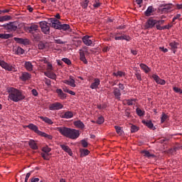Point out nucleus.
Segmentation results:
<instances>
[{"label":"nucleus","instance_id":"1","mask_svg":"<svg viewBox=\"0 0 182 182\" xmlns=\"http://www.w3.org/2000/svg\"><path fill=\"white\" fill-rule=\"evenodd\" d=\"M58 132L60 133L65 137H68V139H72L73 140H76L80 136V133L79 130L75 129H70L68 127H58Z\"/></svg>","mask_w":182,"mask_h":182},{"label":"nucleus","instance_id":"2","mask_svg":"<svg viewBox=\"0 0 182 182\" xmlns=\"http://www.w3.org/2000/svg\"><path fill=\"white\" fill-rule=\"evenodd\" d=\"M9 99L12 102H18L25 99V95L22 94V91L14 87H10L8 90Z\"/></svg>","mask_w":182,"mask_h":182},{"label":"nucleus","instance_id":"3","mask_svg":"<svg viewBox=\"0 0 182 182\" xmlns=\"http://www.w3.org/2000/svg\"><path fill=\"white\" fill-rule=\"evenodd\" d=\"M164 24V20H156L153 18V17L149 18L145 24L146 29H153L154 26H156L157 29V26H160V25Z\"/></svg>","mask_w":182,"mask_h":182},{"label":"nucleus","instance_id":"4","mask_svg":"<svg viewBox=\"0 0 182 182\" xmlns=\"http://www.w3.org/2000/svg\"><path fill=\"white\" fill-rule=\"evenodd\" d=\"M1 26L7 32H15L18 29V23L16 21L9 22L1 25Z\"/></svg>","mask_w":182,"mask_h":182},{"label":"nucleus","instance_id":"5","mask_svg":"<svg viewBox=\"0 0 182 182\" xmlns=\"http://www.w3.org/2000/svg\"><path fill=\"white\" fill-rule=\"evenodd\" d=\"M85 55H89V49L87 46H84L82 49H80V60L83 62L85 65H87V60L86 59Z\"/></svg>","mask_w":182,"mask_h":182},{"label":"nucleus","instance_id":"6","mask_svg":"<svg viewBox=\"0 0 182 182\" xmlns=\"http://www.w3.org/2000/svg\"><path fill=\"white\" fill-rule=\"evenodd\" d=\"M0 66L5 69V70H8V72H16V67L15 65H9L4 60H0Z\"/></svg>","mask_w":182,"mask_h":182},{"label":"nucleus","instance_id":"7","mask_svg":"<svg viewBox=\"0 0 182 182\" xmlns=\"http://www.w3.org/2000/svg\"><path fill=\"white\" fill-rule=\"evenodd\" d=\"M40 27L41 31L45 35H49L50 33V27L48 26V22L46 21H41L40 23Z\"/></svg>","mask_w":182,"mask_h":182},{"label":"nucleus","instance_id":"8","mask_svg":"<svg viewBox=\"0 0 182 182\" xmlns=\"http://www.w3.org/2000/svg\"><path fill=\"white\" fill-rule=\"evenodd\" d=\"M112 93L116 100H120L121 96H122V92L120 91V89H119V87H114L112 88Z\"/></svg>","mask_w":182,"mask_h":182},{"label":"nucleus","instance_id":"9","mask_svg":"<svg viewBox=\"0 0 182 182\" xmlns=\"http://www.w3.org/2000/svg\"><path fill=\"white\" fill-rule=\"evenodd\" d=\"M60 109H63V105L60 102H54L49 106L50 110H60Z\"/></svg>","mask_w":182,"mask_h":182},{"label":"nucleus","instance_id":"10","mask_svg":"<svg viewBox=\"0 0 182 182\" xmlns=\"http://www.w3.org/2000/svg\"><path fill=\"white\" fill-rule=\"evenodd\" d=\"M63 83L68 85V86H71V87H76L75 79H73V77L72 76H70L69 80H63Z\"/></svg>","mask_w":182,"mask_h":182},{"label":"nucleus","instance_id":"11","mask_svg":"<svg viewBox=\"0 0 182 182\" xmlns=\"http://www.w3.org/2000/svg\"><path fill=\"white\" fill-rule=\"evenodd\" d=\"M19 77L22 82H26V80H29L32 77V75L28 73L21 72Z\"/></svg>","mask_w":182,"mask_h":182},{"label":"nucleus","instance_id":"12","mask_svg":"<svg viewBox=\"0 0 182 182\" xmlns=\"http://www.w3.org/2000/svg\"><path fill=\"white\" fill-rule=\"evenodd\" d=\"M14 41L16 42V43H20L21 45H29V40L28 38H17L14 37Z\"/></svg>","mask_w":182,"mask_h":182},{"label":"nucleus","instance_id":"13","mask_svg":"<svg viewBox=\"0 0 182 182\" xmlns=\"http://www.w3.org/2000/svg\"><path fill=\"white\" fill-rule=\"evenodd\" d=\"M51 26L54 28V29H59L60 26V21L56 18H50Z\"/></svg>","mask_w":182,"mask_h":182},{"label":"nucleus","instance_id":"14","mask_svg":"<svg viewBox=\"0 0 182 182\" xmlns=\"http://www.w3.org/2000/svg\"><path fill=\"white\" fill-rule=\"evenodd\" d=\"M82 42L86 45V46H92V44L93 43V41L90 39V36H85L82 37Z\"/></svg>","mask_w":182,"mask_h":182},{"label":"nucleus","instance_id":"15","mask_svg":"<svg viewBox=\"0 0 182 182\" xmlns=\"http://www.w3.org/2000/svg\"><path fill=\"white\" fill-rule=\"evenodd\" d=\"M154 12H156V9H154V7H153L152 6H149L147 8L146 11H144V15L145 16H151V15H153Z\"/></svg>","mask_w":182,"mask_h":182},{"label":"nucleus","instance_id":"16","mask_svg":"<svg viewBox=\"0 0 182 182\" xmlns=\"http://www.w3.org/2000/svg\"><path fill=\"white\" fill-rule=\"evenodd\" d=\"M152 77L158 85H166V80H161L159 75L154 74Z\"/></svg>","mask_w":182,"mask_h":182},{"label":"nucleus","instance_id":"17","mask_svg":"<svg viewBox=\"0 0 182 182\" xmlns=\"http://www.w3.org/2000/svg\"><path fill=\"white\" fill-rule=\"evenodd\" d=\"M142 123L143 124L146 126L148 129H151V130H156V127H154V124H153V122H151V121L142 120Z\"/></svg>","mask_w":182,"mask_h":182},{"label":"nucleus","instance_id":"18","mask_svg":"<svg viewBox=\"0 0 182 182\" xmlns=\"http://www.w3.org/2000/svg\"><path fill=\"white\" fill-rule=\"evenodd\" d=\"M60 117L62 119H72V117H73V112L67 111L64 113H62Z\"/></svg>","mask_w":182,"mask_h":182},{"label":"nucleus","instance_id":"19","mask_svg":"<svg viewBox=\"0 0 182 182\" xmlns=\"http://www.w3.org/2000/svg\"><path fill=\"white\" fill-rule=\"evenodd\" d=\"M100 85V80L99 78H95L94 80V82L90 86V89H92V90L97 89Z\"/></svg>","mask_w":182,"mask_h":182},{"label":"nucleus","instance_id":"20","mask_svg":"<svg viewBox=\"0 0 182 182\" xmlns=\"http://www.w3.org/2000/svg\"><path fill=\"white\" fill-rule=\"evenodd\" d=\"M28 129H30V130H33V132H35V133H37L38 134H41L42 132L39 131L38 129V127L33 124H30L27 125Z\"/></svg>","mask_w":182,"mask_h":182},{"label":"nucleus","instance_id":"21","mask_svg":"<svg viewBox=\"0 0 182 182\" xmlns=\"http://www.w3.org/2000/svg\"><path fill=\"white\" fill-rule=\"evenodd\" d=\"M60 146L61 147V149H63V150L64 151H65L66 153H68V154H69V156H73V152H72V149H70V148L65 144H60Z\"/></svg>","mask_w":182,"mask_h":182},{"label":"nucleus","instance_id":"22","mask_svg":"<svg viewBox=\"0 0 182 182\" xmlns=\"http://www.w3.org/2000/svg\"><path fill=\"white\" fill-rule=\"evenodd\" d=\"M24 68L28 72H32V70H33V65H32V63L31 61H26L24 64Z\"/></svg>","mask_w":182,"mask_h":182},{"label":"nucleus","instance_id":"23","mask_svg":"<svg viewBox=\"0 0 182 182\" xmlns=\"http://www.w3.org/2000/svg\"><path fill=\"white\" fill-rule=\"evenodd\" d=\"M38 25L32 24L31 26L27 27V31L29 33H33V32H36L38 31Z\"/></svg>","mask_w":182,"mask_h":182},{"label":"nucleus","instance_id":"24","mask_svg":"<svg viewBox=\"0 0 182 182\" xmlns=\"http://www.w3.org/2000/svg\"><path fill=\"white\" fill-rule=\"evenodd\" d=\"M56 93L58 95V97L62 100H63L64 99H66V97H67V95L65 93H64L61 89H57Z\"/></svg>","mask_w":182,"mask_h":182},{"label":"nucleus","instance_id":"25","mask_svg":"<svg viewBox=\"0 0 182 182\" xmlns=\"http://www.w3.org/2000/svg\"><path fill=\"white\" fill-rule=\"evenodd\" d=\"M28 146L31 147V149H32L33 150H38V144H36V142H35V140L33 139H31L28 141Z\"/></svg>","mask_w":182,"mask_h":182},{"label":"nucleus","instance_id":"26","mask_svg":"<svg viewBox=\"0 0 182 182\" xmlns=\"http://www.w3.org/2000/svg\"><path fill=\"white\" fill-rule=\"evenodd\" d=\"M141 154H143L144 157H146L147 159H151V157L152 158L156 157V155L150 154L149 151L144 150V151H141Z\"/></svg>","mask_w":182,"mask_h":182},{"label":"nucleus","instance_id":"27","mask_svg":"<svg viewBox=\"0 0 182 182\" xmlns=\"http://www.w3.org/2000/svg\"><path fill=\"white\" fill-rule=\"evenodd\" d=\"M74 126L77 129H85V124L80 120H77L74 122Z\"/></svg>","mask_w":182,"mask_h":182},{"label":"nucleus","instance_id":"28","mask_svg":"<svg viewBox=\"0 0 182 182\" xmlns=\"http://www.w3.org/2000/svg\"><path fill=\"white\" fill-rule=\"evenodd\" d=\"M169 46L171 48V50H173V53H176V50L178 48V43L177 42H171L169 43Z\"/></svg>","mask_w":182,"mask_h":182},{"label":"nucleus","instance_id":"29","mask_svg":"<svg viewBox=\"0 0 182 182\" xmlns=\"http://www.w3.org/2000/svg\"><path fill=\"white\" fill-rule=\"evenodd\" d=\"M45 76L49 77L50 79H53V80H56V75L53 73H50V71H47L44 73Z\"/></svg>","mask_w":182,"mask_h":182},{"label":"nucleus","instance_id":"30","mask_svg":"<svg viewBox=\"0 0 182 182\" xmlns=\"http://www.w3.org/2000/svg\"><path fill=\"white\" fill-rule=\"evenodd\" d=\"M68 29H70V26L69 24H60V27L58 28V31H68Z\"/></svg>","mask_w":182,"mask_h":182},{"label":"nucleus","instance_id":"31","mask_svg":"<svg viewBox=\"0 0 182 182\" xmlns=\"http://www.w3.org/2000/svg\"><path fill=\"white\" fill-rule=\"evenodd\" d=\"M139 66L141 69H142V70H144V72L146 73H149V72L151 70V69H150V68H149V66H147L146 64L141 63Z\"/></svg>","mask_w":182,"mask_h":182},{"label":"nucleus","instance_id":"32","mask_svg":"<svg viewBox=\"0 0 182 182\" xmlns=\"http://www.w3.org/2000/svg\"><path fill=\"white\" fill-rule=\"evenodd\" d=\"M172 8H173V4H166L162 9V12L164 13L168 12Z\"/></svg>","mask_w":182,"mask_h":182},{"label":"nucleus","instance_id":"33","mask_svg":"<svg viewBox=\"0 0 182 182\" xmlns=\"http://www.w3.org/2000/svg\"><path fill=\"white\" fill-rule=\"evenodd\" d=\"M40 119L45 123H47V124H53V121L47 117H40Z\"/></svg>","mask_w":182,"mask_h":182},{"label":"nucleus","instance_id":"34","mask_svg":"<svg viewBox=\"0 0 182 182\" xmlns=\"http://www.w3.org/2000/svg\"><path fill=\"white\" fill-rule=\"evenodd\" d=\"M80 153L81 154V157H86V156H88V154H89V153H90V151L88 149H80Z\"/></svg>","mask_w":182,"mask_h":182},{"label":"nucleus","instance_id":"35","mask_svg":"<svg viewBox=\"0 0 182 182\" xmlns=\"http://www.w3.org/2000/svg\"><path fill=\"white\" fill-rule=\"evenodd\" d=\"M12 17L11 16H0V22H6L8 21H11Z\"/></svg>","mask_w":182,"mask_h":182},{"label":"nucleus","instance_id":"36","mask_svg":"<svg viewBox=\"0 0 182 182\" xmlns=\"http://www.w3.org/2000/svg\"><path fill=\"white\" fill-rule=\"evenodd\" d=\"M170 28H171V25H170V24H168L164 26H161V25L157 26L158 31H164V29H170Z\"/></svg>","mask_w":182,"mask_h":182},{"label":"nucleus","instance_id":"37","mask_svg":"<svg viewBox=\"0 0 182 182\" xmlns=\"http://www.w3.org/2000/svg\"><path fill=\"white\" fill-rule=\"evenodd\" d=\"M12 34L0 33V39H9V38H12Z\"/></svg>","mask_w":182,"mask_h":182},{"label":"nucleus","instance_id":"38","mask_svg":"<svg viewBox=\"0 0 182 182\" xmlns=\"http://www.w3.org/2000/svg\"><path fill=\"white\" fill-rule=\"evenodd\" d=\"M25 53V50L21 47H18L16 50V55H23Z\"/></svg>","mask_w":182,"mask_h":182},{"label":"nucleus","instance_id":"39","mask_svg":"<svg viewBox=\"0 0 182 182\" xmlns=\"http://www.w3.org/2000/svg\"><path fill=\"white\" fill-rule=\"evenodd\" d=\"M88 5H89V0H84L81 2V6H82L84 9H87Z\"/></svg>","mask_w":182,"mask_h":182},{"label":"nucleus","instance_id":"40","mask_svg":"<svg viewBox=\"0 0 182 182\" xmlns=\"http://www.w3.org/2000/svg\"><path fill=\"white\" fill-rule=\"evenodd\" d=\"M114 129H115L117 134H119V136H122V134H123V130H122V127H120L119 126H115Z\"/></svg>","mask_w":182,"mask_h":182},{"label":"nucleus","instance_id":"41","mask_svg":"<svg viewBox=\"0 0 182 182\" xmlns=\"http://www.w3.org/2000/svg\"><path fill=\"white\" fill-rule=\"evenodd\" d=\"M125 73L122 71H118L117 73H113V76H116L117 77L119 76V77H122V76H124Z\"/></svg>","mask_w":182,"mask_h":182},{"label":"nucleus","instance_id":"42","mask_svg":"<svg viewBox=\"0 0 182 182\" xmlns=\"http://www.w3.org/2000/svg\"><path fill=\"white\" fill-rule=\"evenodd\" d=\"M33 38L36 42H39L42 39V34H33Z\"/></svg>","mask_w":182,"mask_h":182},{"label":"nucleus","instance_id":"43","mask_svg":"<svg viewBox=\"0 0 182 182\" xmlns=\"http://www.w3.org/2000/svg\"><path fill=\"white\" fill-rule=\"evenodd\" d=\"M52 151V149L49 148V146H45L43 147L42 151H43L45 154H49L50 151Z\"/></svg>","mask_w":182,"mask_h":182},{"label":"nucleus","instance_id":"44","mask_svg":"<svg viewBox=\"0 0 182 182\" xmlns=\"http://www.w3.org/2000/svg\"><path fill=\"white\" fill-rule=\"evenodd\" d=\"M96 123L97 124H102V123H105V118L103 117H99L96 121Z\"/></svg>","mask_w":182,"mask_h":182},{"label":"nucleus","instance_id":"45","mask_svg":"<svg viewBox=\"0 0 182 182\" xmlns=\"http://www.w3.org/2000/svg\"><path fill=\"white\" fill-rule=\"evenodd\" d=\"M167 119H168V116H167V114H166L165 113H163L161 117V122L164 123V122H166Z\"/></svg>","mask_w":182,"mask_h":182},{"label":"nucleus","instance_id":"46","mask_svg":"<svg viewBox=\"0 0 182 182\" xmlns=\"http://www.w3.org/2000/svg\"><path fill=\"white\" fill-rule=\"evenodd\" d=\"M40 135L42 136L43 137H46L49 140H52V139L53 138L51 135H49L45 132L41 133Z\"/></svg>","mask_w":182,"mask_h":182},{"label":"nucleus","instance_id":"47","mask_svg":"<svg viewBox=\"0 0 182 182\" xmlns=\"http://www.w3.org/2000/svg\"><path fill=\"white\" fill-rule=\"evenodd\" d=\"M136 114L140 117L144 116V111L141 110L140 108H136Z\"/></svg>","mask_w":182,"mask_h":182},{"label":"nucleus","instance_id":"48","mask_svg":"<svg viewBox=\"0 0 182 182\" xmlns=\"http://www.w3.org/2000/svg\"><path fill=\"white\" fill-rule=\"evenodd\" d=\"M45 48H46V44L42 41H40L38 43V49L43 50Z\"/></svg>","mask_w":182,"mask_h":182},{"label":"nucleus","instance_id":"49","mask_svg":"<svg viewBox=\"0 0 182 182\" xmlns=\"http://www.w3.org/2000/svg\"><path fill=\"white\" fill-rule=\"evenodd\" d=\"M122 41H127V42H129V41H132V38L127 35L122 34Z\"/></svg>","mask_w":182,"mask_h":182},{"label":"nucleus","instance_id":"50","mask_svg":"<svg viewBox=\"0 0 182 182\" xmlns=\"http://www.w3.org/2000/svg\"><path fill=\"white\" fill-rule=\"evenodd\" d=\"M136 100H127L126 103L128 106H133L134 105Z\"/></svg>","mask_w":182,"mask_h":182},{"label":"nucleus","instance_id":"51","mask_svg":"<svg viewBox=\"0 0 182 182\" xmlns=\"http://www.w3.org/2000/svg\"><path fill=\"white\" fill-rule=\"evenodd\" d=\"M136 132H139V127L135 125L131 126V133H136Z\"/></svg>","mask_w":182,"mask_h":182},{"label":"nucleus","instance_id":"52","mask_svg":"<svg viewBox=\"0 0 182 182\" xmlns=\"http://www.w3.org/2000/svg\"><path fill=\"white\" fill-rule=\"evenodd\" d=\"M94 8H99L100 6V0H95L93 4Z\"/></svg>","mask_w":182,"mask_h":182},{"label":"nucleus","instance_id":"53","mask_svg":"<svg viewBox=\"0 0 182 182\" xmlns=\"http://www.w3.org/2000/svg\"><path fill=\"white\" fill-rule=\"evenodd\" d=\"M135 76H136L137 80H139V82H141V80H142L141 74H140V73H139V71H136L135 73Z\"/></svg>","mask_w":182,"mask_h":182},{"label":"nucleus","instance_id":"54","mask_svg":"<svg viewBox=\"0 0 182 182\" xmlns=\"http://www.w3.org/2000/svg\"><path fill=\"white\" fill-rule=\"evenodd\" d=\"M63 62H64V63H66V65H71L72 62L70 61V60L69 58H64L62 59Z\"/></svg>","mask_w":182,"mask_h":182},{"label":"nucleus","instance_id":"55","mask_svg":"<svg viewBox=\"0 0 182 182\" xmlns=\"http://www.w3.org/2000/svg\"><path fill=\"white\" fill-rule=\"evenodd\" d=\"M41 156L44 160H49V154L41 153Z\"/></svg>","mask_w":182,"mask_h":182},{"label":"nucleus","instance_id":"56","mask_svg":"<svg viewBox=\"0 0 182 182\" xmlns=\"http://www.w3.org/2000/svg\"><path fill=\"white\" fill-rule=\"evenodd\" d=\"M173 90L176 92V93H180V95H182V90L177 87H173Z\"/></svg>","mask_w":182,"mask_h":182},{"label":"nucleus","instance_id":"57","mask_svg":"<svg viewBox=\"0 0 182 182\" xmlns=\"http://www.w3.org/2000/svg\"><path fill=\"white\" fill-rule=\"evenodd\" d=\"M81 144H82V147H84V148H86V147H87V146H89V144H87V141H86L85 139H82L81 141Z\"/></svg>","mask_w":182,"mask_h":182},{"label":"nucleus","instance_id":"58","mask_svg":"<svg viewBox=\"0 0 182 182\" xmlns=\"http://www.w3.org/2000/svg\"><path fill=\"white\" fill-rule=\"evenodd\" d=\"M54 42L58 45H63V43H65V42L62 41L60 39H55Z\"/></svg>","mask_w":182,"mask_h":182},{"label":"nucleus","instance_id":"59","mask_svg":"<svg viewBox=\"0 0 182 182\" xmlns=\"http://www.w3.org/2000/svg\"><path fill=\"white\" fill-rule=\"evenodd\" d=\"M31 174H32V172L26 173L24 182H28V180H29V178L31 177Z\"/></svg>","mask_w":182,"mask_h":182},{"label":"nucleus","instance_id":"60","mask_svg":"<svg viewBox=\"0 0 182 182\" xmlns=\"http://www.w3.org/2000/svg\"><path fill=\"white\" fill-rule=\"evenodd\" d=\"M45 83H46V85H47V86H50L51 81L50 79L46 78Z\"/></svg>","mask_w":182,"mask_h":182},{"label":"nucleus","instance_id":"61","mask_svg":"<svg viewBox=\"0 0 182 182\" xmlns=\"http://www.w3.org/2000/svg\"><path fill=\"white\" fill-rule=\"evenodd\" d=\"M119 90H124V85L119 83L118 85Z\"/></svg>","mask_w":182,"mask_h":182},{"label":"nucleus","instance_id":"62","mask_svg":"<svg viewBox=\"0 0 182 182\" xmlns=\"http://www.w3.org/2000/svg\"><path fill=\"white\" fill-rule=\"evenodd\" d=\"M33 96H38V91L36 89L31 90Z\"/></svg>","mask_w":182,"mask_h":182},{"label":"nucleus","instance_id":"63","mask_svg":"<svg viewBox=\"0 0 182 182\" xmlns=\"http://www.w3.org/2000/svg\"><path fill=\"white\" fill-rule=\"evenodd\" d=\"M52 64H50V63H48V67H47V70H48V72H50V70H52Z\"/></svg>","mask_w":182,"mask_h":182},{"label":"nucleus","instance_id":"64","mask_svg":"<svg viewBox=\"0 0 182 182\" xmlns=\"http://www.w3.org/2000/svg\"><path fill=\"white\" fill-rule=\"evenodd\" d=\"M31 182H39V178H31Z\"/></svg>","mask_w":182,"mask_h":182}]
</instances>
